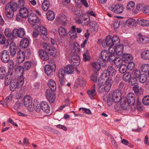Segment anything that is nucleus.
<instances>
[{"instance_id":"nucleus-1","label":"nucleus","mask_w":149,"mask_h":149,"mask_svg":"<svg viewBox=\"0 0 149 149\" xmlns=\"http://www.w3.org/2000/svg\"><path fill=\"white\" fill-rule=\"evenodd\" d=\"M121 91L120 90H115L113 92L110 93L108 95L107 100H105V96L103 97L104 100H107V104L110 106L113 102L115 103L119 102L120 100Z\"/></svg>"},{"instance_id":"nucleus-2","label":"nucleus","mask_w":149,"mask_h":149,"mask_svg":"<svg viewBox=\"0 0 149 149\" xmlns=\"http://www.w3.org/2000/svg\"><path fill=\"white\" fill-rule=\"evenodd\" d=\"M121 91L120 90H115L113 92L110 93L108 95L107 100H105V96L103 97L104 100H107V104L110 106L113 102L115 103L119 102L120 100Z\"/></svg>"},{"instance_id":"nucleus-3","label":"nucleus","mask_w":149,"mask_h":149,"mask_svg":"<svg viewBox=\"0 0 149 149\" xmlns=\"http://www.w3.org/2000/svg\"><path fill=\"white\" fill-rule=\"evenodd\" d=\"M113 49H111L110 47L108 49V52L107 51L104 50L101 53V56L103 61L108 62L109 61H113L114 58V55H113Z\"/></svg>"},{"instance_id":"nucleus-4","label":"nucleus","mask_w":149,"mask_h":149,"mask_svg":"<svg viewBox=\"0 0 149 149\" xmlns=\"http://www.w3.org/2000/svg\"><path fill=\"white\" fill-rule=\"evenodd\" d=\"M17 5L14 2H11L9 6L6 7L5 13L6 16L9 18H12L14 16V13L17 10Z\"/></svg>"},{"instance_id":"nucleus-5","label":"nucleus","mask_w":149,"mask_h":149,"mask_svg":"<svg viewBox=\"0 0 149 149\" xmlns=\"http://www.w3.org/2000/svg\"><path fill=\"white\" fill-rule=\"evenodd\" d=\"M9 68L8 72L7 73L6 76V84H8V83L9 82V80H8V79L11 77L12 78V79L13 80L15 79V76L13 74V68L14 67V63L12 60H10L9 61Z\"/></svg>"},{"instance_id":"nucleus-6","label":"nucleus","mask_w":149,"mask_h":149,"mask_svg":"<svg viewBox=\"0 0 149 149\" xmlns=\"http://www.w3.org/2000/svg\"><path fill=\"white\" fill-rule=\"evenodd\" d=\"M110 48L111 49L113 50V54L114 56L116 55L118 56H121L123 54V46L122 45L120 44L119 45H116L114 47Z\"/></svg>"},{"instance_id":"nucleus-7","label":"nucleus","mask_w":149,"mask_h":149,"mask_svg":"<svg viewBox=\"0 0 149 149\" xmlns=\"http://www.w3.org/2000/svg\"><path fill=\"white\" fill-rule=\"evenodd\" d=\"M23 103L25 106L30 111L33 110L32 99L31 97L29 95L25 96L23 99Z\"/></svg>"},{"instance_id":"nucleus-8","label":"nucleus","mask_w":149,"mask_h":149,"mask_svg":"<svg viewBox=\"0 0 149 149\" xmlns=\"http://www.w3.org/2000/svg\"><path fill=\"white\" fill-rule=\"evenodd\" d=\"M25 31L23 28L19 29H14L12 31V35L13 37L17 38L18 37L20 38H23L25 36Z\"/></svg>"},{"instance_id":"nucleus-9","label":"nucleus","mask_w":149,"mask_h":149,"mask_svg":"<svg viewBox=\"0 0 149 149\" xmlns=\"http://www.w3.org/2000/svg\"><path fill=\"white\" fill-rule=\"evenodd\" d=\"M28 17L29 23L33 26L38 23L40 22L38 16L34 13H31Z\"/></svg>"},{"instance_id":"nucleus-10","label":"nucleus","mask_w":149,"mask_h":149,"mask_svg":"<svg viewBox=\"0 0 149 149\" xmlns=\"http://www.w3.org/2000/svg\"><path fill=\"white\" fill-rule=\"evenodd\" d=\"M45 72L48 76H51L53 72L56 70V65L54 63H52L49 65H46L44 67Z\"/></svg>"},{"instance_id":"nucleus-11","label":"nucleus","mask_w":149,"mask_h":149,"mask_svg":"<svg viewBox=\"0 0 149 149\" xmlns=\"http://www.w3.org/2000/svg\"><path fill=\"white\" fill-rule=\"evenodd\" d=\"M109 9L113 12L118 14L122 13L123 11L124 7L120 5H112L109 6Z\"/></svg>"},{"instance_id":"nucleus-12","label":"nucleus","mask_w":149,"mask_h":149,"mask_svg":"<svg viewBox=\"0 0 149 149\" xmlns=\"http://www.w3.org/2000/svg\"><path fill=\"white\" fill-rule=\"evenodd\" d=\"M15 79L13 80L12 79V78L11 77L10 78H9L8 79V80H9V82L8 84L6 85V77H5V85L6 86H8L9 85V84H10V89L12 91H14L16 90V89L18 87H19V85H18V84H17V82H16L15 81V79H16V77L15 76Z\"/></svg>"},{"instance_id":"nucleus-13","label":"nucleus","mask_w":149,"mask_h":149,"mask_svg":"<svg viewBox=\"0 0 149 149\" xmlns=\"http://www.w3.org/2000/svg\"><path fill=\"white\" fill-rule=\"evenodd\" d=\"M140 71L137 69H134L131 73L132 76V84H134L136 83L138 80L140 75H141Z\"/></svg>"},{"instance_id":"nucleus-14","label":"nucleus","mask_w":149,"mask_h":149,"mask_svg":"<svg viewBox=\"0 0 149 149\" xmlns=\"http://www.w3.org/2000/svg\"><path fill=\"white\" fill-rule=\"evenodd\" d=\"M54 91L51 89H47L45 92V95L47 99L50 103L54 102L56 99V97Z\"/></svg>"},{"instance_id":"nucleus-15","label":"nucleus","mask_w":149,"mask_h":149,"mask_svg":"<svg viewBox=\"0 0 149 149\" xmlns=\"http://www.w3.org/2000/svg\"><path fill=\"white\" fill-rule=\"evenodd\" d=\"M1 59L4 63H7L10 60V56L7 50H4L0 53Z\"/></svg>"},{"instance_id":"nucleus-16","label":"nucleus","mask_w":149,"mask_h":149,"mask_svg":"<svg viewBox=\"0 0 149 149\" xmlns=\"http://www.w3.org/2000/svg\"><path fill=\"white\" fill-rule=\"evenodd\" d=\"M25 55L24 52L23 51H19L17 52L16 62L19 64H20L24 61Z\"/></svg>"},{"instance_id":"nucleus-17","label":"nucleus","mask_w":149,"mask_h":149,"mask_svg":"<svg viewBox=\"0 0 149 149\" xmlns=\"http://www.w3.org/2000/svg\"><path fill=\"white\" fill-rule=\"evenodd\" d=\"M18 48L15 44L13 42H12L10 45L9 51L10 56L14 57L17 52Z\"/></svg>"},{"instance_id":"nucleus-18","label":"nucleus","mask_w":149,"mask_h":149,"mask_svg":"<svg viewBox=\"0 0 149 149\" xmlns=\"http://www.w3.org/2000/svg\"><path fill=\"white\" fill-rule=\"evenodd\" d=\"M127 102L130 104V105H133L135 102V95L132 93H130L127 94L126 99Z\"/></svg>"},{"instance_id":"nucleus-19","label":"nucleus","mask_w":149,"mask_h":149,"mask_svg":"<svg viewBox=\"0 0 149 149\" xmlns=\"http://www.w3.org/2000/svg\"><path fill=\"white\" fill-rule=\"evenodd\" d=\"M39 55L41 58L44 61H47L49 59V54L44 50H40Z\"/></svg>"},{"instance_id":"nucleus-20","label":"nucleus","mask_w":149,"mask_h":149,"mask_svg":"<svg viewBox=\"0 0 149 149\" xmlns=\"http://www.w3.org/2000/svg\"><path fill=\"white\" fill-rule=\"evenodd\" d=\"M42 111L47 113H49L50 111V107L47 102H42L40 103Z\"/></svg>"},{"instance_id":"nucleus-21","label":"nucleus","mask_w":149,"mask_h":149,"mask_svg":"<svg viewBox=\"0 0 149 149\" xmlns=\"http://www.w3.org/2000/svg\"><path fill=\"white\" fill-rule=\"evenodd\" d=\"M19 12L20 16L23 18H26L29 16V11L27 8L23 7L20 8Z\"/></svg>"},{"instance_id":"nucleus-22","label":"nucleus","mask_w":149,"mask_h":149,"mask_svg":"<svg viewBox=\"0 0 149 149\" xmlns=\"http://www.w3.org/2000/svg\"><path fill=\"white\" fill-rule=\"evenodd\" d=\"M122 56L123 60L125 63H129L133 60V56L130 54L124 53Z\"/></svg>"},{"instance_id":"nucleus-23","label":"nucleus","mask_w":149,"mask_h":149,"mask_svg":"<svg viewBox=\"0 0 149 149\" xmlns=\"http://www.w3.org/2000/svg\"><path fill=\"white\" fill-rule=\"evenodd\" d=\"M79 56L74 55L71 58V63L74 66H77L80 64V61Z\"/></svg>"},{"instance_id":"nucleus-24","label":"nucleus","mask_w":149,"mask_h":149,"mask_svg":"<svg viewBox=\"0 0 149 149\" xmlns=\"http://www.w3.org/2000/svg\"><path fill=\"white\" fill-rule=\"evenodd\" d=\"M106 72L111 77L115 76L117 73V71L115 68L111 66L108 67Z\"/></svg>"},{"instance_id":"nucleus-25","label":"nucleus","mask_w":149,"mask_h":149,"mask_svg":"<svg viewBox=\"0 0 149 149\" xmlns=\"http://www.w3.org/2000/svg\"><path fill=\"white\" fill-rule=\"evenodd\" d=\"M0 44H4V47L6 49L9 45V42L8 40H6L5 36L2 34L0 35Z\"/></svg>"},{"instance_id":"nucleus-26","label":"nucleus","mask_w":149,"mask_h":149,"mask_svg":"<svg viewBox=\"0 0 149 149\" xmlns=\"http://www.w3.org/2000/svg\"><path fill=\"white\" fill-rule=\"evenodd\" d=\"M29 44V40L27 38H22L20 41V45L22 47L26 48L27 47Z\"/></svg>"},{"instance_id":"nucleus-27","label":"nucleus","mask_w":149,"mask_h":149,"mask_svg":"<svg viewBox=\"0 0 149 149\" xmlns=\"http://www.w3.org/2000/svg\"><path fill=\"white\" fill-rule=\"evenodd\" d=\"M47 84L50 88L49 89L53 91L56 90V85L55 81L52 79L49 80Z\"/></svg>"},{"instance_id":"nucleus-28","label":"nucleus","mask_w":149,"mask_h":149,"mask_svg":"<svg viewBox=\"0 0 149 149\" xmlns=\"http://www.w3.org/2000/svg\"><path fill=\"white\" fill-rule=\"evenodd\" d=\"M137 22L139 24L142 26H149V21L139 18L137 19Z\"/></svg>"},{"instance_id":"nucleus-29","label":"nucleus","mask_w":149,"mask_h":149,"mask_svg":"<svg viewBox=\"0 0 149 149\" xmlns=\"http://www.w3.org/2000/svg\"><path fill=\"white\" fill-rule=\"evenodd\" d=\"M106 82H107L106 81L103 80L101 78L98 79L97 82V85L98 87V91L99 93H102L103 91V88H100L103 85L105 84Z\"/></svg>"},{"instance_id":"nucleus-30","label":"nucleus","mask_w":149,"mask_h":149,"mask_svg":"<svg viewBox=\"0 0 149 149\" xmlns=\"http://www.w3.org/2000/svg\"><path fill=\"white\" fill-rule=\"evenodd\" d=\"M113 83V81H111V80H109L108 82L107 81L103 89V91H104L106 92H109Z\"/></svg>"},{"instance_id":"nucleus-31","label":"nucleus","mask_w":149,"mask_h":149,"mask_svg":"<svg viewBox=\"0 0 149 149\" xmlns=\"http://www.w3.org/2000/svg\"><path fill=\"white\" fill-rule=\"evenodd\" d=\"M65 72L68 74H71L74 72V68L73 66L70 64H68L64 67Z\"/></svg>"},{"instance_id":"nucleus-32","label":"nucleus","mask_w":149,"mask_h":149,"mask_svg":"<svg viewBox=\"0 0 149 149\" xmlns=\"http://www.w3.org/2000/svg\"><path fill=\"white\" fill-rule=\"evenodd\" d=\"M50 7V2L49 0H44L42 4L43 10L45 11L48 10Z\"/></svg>"},{"instance_id":"nucleus-33","label":"nucleus","mask_w":149,"mask_h":149,"mask_svg":"<svg viewBox=\"0 0 149 149\" xmlns=\"http://www.w3.org/2000/svg\"><path fill=\"white\" fill-rule=\"evenodd\" d=\"M100 78L102 79L103 80L106 81V82L109 81V80H111V81H113L112 80L111 77H110L109 75L107 73V72H104L102 74Z\"/></svg>"},{"instance_id":"nucleus-34","label":"nucleus","mask_w":149,"mask_h":149,"mask_svg":"<svg viewBox=\"0 0 149 149\" xmlns=\"http://www.w3.org/2000/svg\"><path fill=\"white\" fill-rule=\"evenodd\" d=\"M87 93L89 97L91 99L93 98L95 95L96 94V92L95 91V85L91 88V90H87Z\"/></svg>"},{"instance_id":"nucleus-35","label":"nucleus","mask_w":149,"mask_h":149,"mask_svg":"<svg viewBox=\"0 0 149 149\" xmlns=\"http://www.w3.org/2000/svg\"><path fill=\"white\" fill-rule=\"evenodd\" d=\"M105 42L106 45L109 46V47H111L113 45L112 38L110 36H107Z\"/></svg>"},{"instance_id":"nucleus-36","label":"nucleus","mask_w":149,"mask_h":149,"mask_svg":"<svg viewBox=\"0 0 149 149\" xmlns=\"http://www.w3.org/2000/svg\"><path fill=\"white\" fill-rule=\"evenodd\" d=\"M58 32L60 36L62 37L65 36L67 33L66 29L63 26H59L58 29Z\"/></svg>"},{"instance_id":"nucleus-37","label":"nucleus","mask_w":149,"mask_h":149,"mask_svg":"<svg viewBox=\"0 0 149 149\" xmlns=\"http://www.w3.org/2000/svg\"><path fill=\"white\" fill-rule=\"evenodd\" d=\"M47 17L48 20L52 21L54 19L55 15L52 10H49L47 13Z\"/></svg>"},{"instance_id":"nucleus-38","label":"nucleus","mask_w":149,"mask_h":149,"mask_svg":"<svg viewBox=\"0 0 149 149\" xmlns=\"http://www.w3.org/2000/svg\"><path fill=\"white\" fill-rule=\"evenodd\" d=\"M76 82L81 86L83 87L86 85V80L81 77H79L76 80Z\"/></svg>"},{"instance_id":"nucleus-39","label":"nucleus","mask_w":149,"mask_h":149,"mask_svg":"<svg viewBox=\"0 0 149 149\" xmlns=\"http://www.w3.org/2000/svg\"><path fill=\"white\" fill-rule=\"evenodd\" d=\"M131 75L130 73L126 72L123 75V78L125 81H128L132 83V78H131Z\"/></svg>"},{"instance_id":"nucleus-40","label":"nucleus","mask_w":149,"mask_h":149,"mask_svg":"<svg viewBox=\"0 0 149 149\" xmlns=\"http://www.w3.org/2000/svg\"><path fill=\"white\" fill-rule=\"evenodd\" d=\"M68 33L71 37H74V38L77 37L75 26H72Z\"/></svg>"},{"instance_id":"nucleus-41","label":"nucleus","mask_w":149,"mask_h":149,"mask_svg":"<svg viewBox=\"0 0 149 149\" xmlns=\"http://www.w3.org/2000/svg\"><path fill=\"white\" fill-rule=\"evenodd\" d=\"M147 78V76L146 74L143 73L140 75L138 79L140 82L144 83L146 81Z\"/></svg>"},{"instance_id":"nucleus-42","label":"nucleus","mask_w":149,"mask_h":149,"mask_svg":"<svg viewBox=\"0 0 149 149\" xmlns=\"http://www.w3.org/2000/svg\"><path fill=\"white\" fill-rule=\"evenodd\" d=\"M136 20L132 18L128 19L126 21L127 24L129 26H136L137 22Z\"/></svg>"},{"instance_id":"nucleus-43","label":"nucleus","mask_w":149,"mask_h":149,"mask_svg":"<svg viewBox=\"0 0 149 149\" xmlns=\"http://www.w3.org/2000/svg\"><path fill=\"white\" fill-rule=\"evenodd\" d=\"M116 56H114V58L113 61H114V63L116 67L118 66L121 65L122 62V59L119 57H115Z\"/></svg>"},{"instance_id":"nucleus-44","label":"nucleus","mask_w":149,"mask_h":149,"mask_svg":"<svg viewBox=\"0 0 149 149\" xmlns=\"http://www.w3.org/2000/svg\"><path fill=\"white\" fill-rule=\"evenodd\" d=\"M141 56L144 59L149 60V50L142 52L141 54Z\"/></svg>"},{"instance_id":"nucleus-45","label":"nucleus","mask_w":149,"mask_h":149,"mask_svg":"<svg viewBox=\"0 0 149 149\" xmlns=\"http://www.w3.org/2000/svg\"><path fill=\"white\" fill-rule=\"evenodd\" d=\"M59 22H61L63 24H64L66 20V17L64 14H62L58 16L56 19Z\"/></svg>"},{"instance_id":"nucleus-46","label":"nucleus","mask_w":149,"mask_h":149,"mask_svg":"<svg viewBox=\"0 0 149 149\" xmlns=\"http://www.w3.org/2000/svg\"><path fill=\"white\" fill-rule=\"evenodd\" d=\"M140 68L141 71L144 72L148 70L149 65L148 64H143L141 65Z\"/></svg>"},{"instance_id":"nucleus-47","label":"nucleus","mask_w":149,"mask_h":149,"mask_svg":"<svg viewBox=\"0 0 149 149\" xmlns=\"http://www.w3.org/2000/svg\"><path fill=\"white\" fill-rule=\"evenodd\" d=\"M6 71L5 68L1 67L0 68V78L3 79L5 76L6 77Z\"/></svg>"},{"instance_id":"nucleus-48","label":"nucleus","mask_w":149,"mask_h":149,"mask_svg":"<svg viewBox=\"0 0 149 149\" xmlns=\"http://www.w3.org/2000/svg\"><path fill=\"white\" fill-rule=\"evenodd\" d=\"M24 68L22 66H17L15 68L16 72L17 74H19V76H22L24 73Z\"/></svg>"},{"instance_id":"nucleus-49","label":"nucleus","mask_w":149,"mask_h":149,"mask_svg":"<svg viewBox=\"0 0 149 149\" xmlns=\"http://www.w3.org/2000/svg\"><path fill=\"white\" fill-rule=\"evenodd\" d=\"M113 42V45H117L120 42V40L119 38L116 36H113L112 38Z\"/></svg>"},{"instance_id":"nucleus-50","label":"nucleus","mask_w":149,"mask_h":149,"mask_svg":"<svg viewBox=\"0 0 149 149\" xmlns=\"http://www.w3.org/2000/svg\"><path fill=\"white\" fill-rule=\"evenodd\" d=\"M32 62L30 61H28L24 62L23 68L24 69L28 70H29L31 67Z\"/></svg>"},{"instance_id":"nucleus-51","label":"nucleus","mask_w":149,"mask_h":149,"mask_svg":"<svg viewBox=\"0 0 149 149\" xmlns=\"http://www.w3.org/2000/svg\"><path fill=\"white\" fill-rule=\"evenodd\" d=\"M127 69H128L127 66L126 65L121 64L120 65L119 71L120 73H123L126 72Z\"/></svg>"},{"instance_id":"nucleus-52","label":"nucleus","mask_w":149,"mask_h":149,"mask_svg":"<svg viewBox=\"0 0 149 149\" xmlns=\"http://www.w3.org/2000/svg\"><path fill=\"white\" fill-rule=\"evenodd\" d=\"M142 102L145 105H149V96H145L142 99Z\"/></svg>"},{"instance_id":"nucleus-53","label":"nucleus","mask_w":149,"mask_h":149,"mask_svg":"<svg viewBox=\"0 0 149 149\" xmlns=\"http://www.w3.org/2000/svg\"><path fill=\"white\" fill-rule=\"evenodd\" d=\"M129 105H130V104L127 102L126 99L121 102V106L124 109H126Z\"/></svg>"},{"instance_id":"nucleus-54","label":"nucleus","mask_w":149,"mask_h":149,"mask_svg":"<svg viewBox=\"0 0 149 149\" xmlns=\"http://www.w3.org/2000/svg\"><path fill=\"white\" fill-rule=\"evenodd\" d=\"M20 77L18 79V80L15 79V81L16 82H18L17 84H18V85L20 87H22V85H23L24 84V79L23 78V77H22V76H20Z\"/></svg>"},{"instance_id":"nucleus-55","label":"nucleus","mask_w":149,"mask_h":149,"mask_svg":"<svg viewBox=\"0 0 149 149\" xmlns=\"http://www.w3.org/2000/svg\"><path fill=\"white\" fill-rule=\"evenodd\" d=\"M65 69L64 70L62 68L59 69L58 73V74L59 78H64V77L65 74Z\"/></svg>"},{"instance_id":"nucleus-56","label":"nucleus","mask_w":149,"mask_h":149,"mask_svg":"<svg viewBox=\"0 0 149 149\" xmlns=\"http://www.w3.org/2000/svg\"><path fill=\"white\" fill-rule=\"evenodd\" d=\"M43 47L44 49L46 51H48L50 50V49L52 46L50 44L48 43H44L43 44Z\"/></svg>"},{"instance_id":"nucleus-57","label":"nucleus","mask_w":149,"mask_h":149,"mask_svg":"<svg viewBox=\"0 0 149 149\" xmlns=\"http://www.w3.org/2000/svg\"><path fill=\"white\" fill-rule=\"evenodd\" d=\"M93 68L97 71L99 70L100 68V65L97 63L93 62L92 63Z\"/></svg>"},{"instance_id":"nucleus-58","label":"nucleus","mask_w":149,"mask_h":149,"mask_svg":"<svg viewBox=\"0 0 149 149\" xmlns=\"http://www.w3.org/2000/svg\"><path fill=\"white\" fill-rule=\"evenodd\" d=\"M135 6V3L133 1H130L128 3L127 6L126 8L127 9H131V8L134 7Z\"/></svg>"},{"instance_id":"nucleus-59","label":"nucleus","mask_w":149,"mask_h":149,"mask_svg":"<svg viewBox=\"0 0 149 149\" xmlns=\"http://www.w3.org/2000/svg\"><path fill=\"white\" fill-rule=\"evenodd\" d=\"M128 63L127 66L128 69H129L130 70H132L135 66L134 63L133 62H132V61H131L129 62V63Z\"/></svg>"},{"instance_id":"nucleus-60","label":"nucleus","mask_w":149,"mask_h":149,"mask_svg":"<svg viewBox=\"0 0 149 149\" xmlns=\"http://www.w3.org/2000/svg\"><path fill=\"white\" fill-rule=\"evenodd\" d=\"M5 35L8 37H10L12 35V33H11V31L10 30L9 28H7L4 31Z\"/></svg>"},{"instance_id":"nucleus-61","label":"nucleus","mask_w":149,"mask_h":149,"mask_svg":"<svg viewBox=\"0 0 149 149\" xmlns=\"http://www.w3.org/2000/svg\"><path fill=\"white\" fill-rule=\"evenodd\" d=\"M33 106H34L35 111L37 112H39L40 111V110L42 109L41 107L40 103V104H33Z\"/></svg>"},{"instance_id":"nucleus-62","label":"nucleus","mask_w":149,"mask_h":149,"mask_svg":"<svg viewBox=\"0 0 149 149\" xmlns=\"http://www.w3.org/2000/svg\"><path fill=\"white\" fill-rule=\"evenodd\" d=\"M84 60L85 61H89L90 60V56L87 52L86 53H84L83 54Z\"/></svg>"},{"instance_id":"nucleus-63","label":"nucleus","mask_w":149,"mask_h":149,"mask_svg":"<svg viewBox=\"0 0 149 149\" xmlns=\"http://www.w3.org/2000/svg\"><path fill=\"white\" fill-rule=\"evenodd\" d=\"M56 51L57 50L56 48L52 47L50 49V51H49L48 52L51 55L54 56L56 54Z\"/></svg>"},{"instance_id":"nucleus-64","label":"nucleus","mask_w":149,"mask_h":149,"mask_svg":"<svg viewBox=\"0 0 149 149\" xmlns=\"http://www.w3.org/2000/svg\"><path fill=\"white\" fill-rule=\"evenodd\" d=\"M143 40L141 42V44H146L149 42V37L143 36Z\"/></svg>"}]
</instances>
